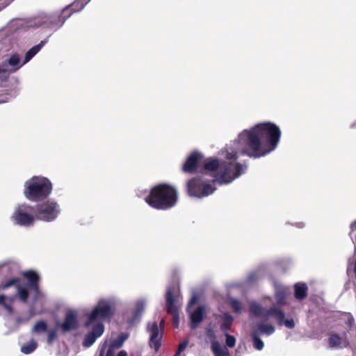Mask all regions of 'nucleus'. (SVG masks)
Here are the masks:
<instances>
[{
    "instance_id": "obj_45",
    "label": "nucleus",
    "mask_w": 356,
    "mask_h": 356,
    "mask_svg": "<svg viewBox=\"0 0 356 356\" xmlns=\"http://www.w3.org/2000/svg\"><path fill=\"white\" fill-rule=\"evenodd\" d=\"M86 326H88V325H89V322H86Z\"/></svg>"
},
{
    "instance_id": "obj_39",
    "label": "nucleus",
    "mask_w": 356,
    "mask_h": 356,
    "mask_svg": "<svg viewBox=\"0 0 356 356\" xmlns=\"http://www.w3.org/2000/svg\"><path fill=\"white\" fill-rule=\"evenodd\" d=\"M83 344L85 347H89V334H86Z\"/></svg>"
},
{
    "instance_id": "obj_44",
    "label": "nucleus",
    "mask_w": 356,
    "mask_h": 356,
    "mask_svg": "<svg viewBox=\"0 0 356 356\" xmlns=\"http://www.w3.org/2000/svg\"><path fill=\"white\" fill-rule=\"evenodd\" d=\"M103 351H104L103 350H101L100 355H99V356H102V355H103Z\"/></svg>"
},
{
    "instance_id": "obj_41",
    "label": "nucleus",
    "mask_w": 356,
    "mask_h": 356,
    "mask_svg": "<svg viewBox=\"0 0 356 356\" xmlns=\"http://www.w3.org/2000/svg\"><path fill=\"white\" fill-rule=\"evenodd\" d=\"M304 225L302 222H299L298 225V227L301 228V227H303Z\"/></svg>"
},
{
    "instance_id": "obj_10",
    "label": "nucleus",
    "mask_w": 356,
    "mask_h": 356,
    "mask_svg": "<svg viewBox=\"0 0 356 356\" xmlns=\"http://www.w3.org/2000/svg\"><path fill=\"white\" fill-rule=\"evenodd\" d=\"M188 193L190 196L202 198L212 194L216 188L207 181L203 176L193 178L188 181Z\"/></svg>"
},
{
    "instance_id": "obj_14",
    "label": "nucleus",
    "mask_w": 356,
    "mask_h": 356,
    "mask_svg": "<svg viewBox=\"0 0 356 356\" xmlns=\"http://www.w3.org/2000/svg\"><path fill=\"white\" fill-rule=\"evenodd\" d=\"M79 323L77 314L75 311L68 310L66 312L64 321L60 324V327L64 332H69L78 327Z\"/></svg>"
},
{
    "instance_id": "obj_33",
    "label": "nucleus",
    "mask_w": 356,
    "mask_h": 356,
    "mask_svg": "<svg viewBox=\"0 0 356 356\" xmlns=\"http://www.w3.org/2000/svg\"><path fill=\"white\" fill-rule=\"evenodd\" d=\"M225 343L227 347L228 348H234L236 345V339L234 336L230 335L229 334L225 332Z\"/></svg>"
},
{
    "instance_id": "obj_2",
    "label": "nucleus",
    "mask_w": 356,
    "mask_h": 356,
    "mask_svg": "<svg viewBox=\"0 0 356 356\" xmlns=\"http://www.w3.org/2000/svg\"><path fill=\"white\" fill-rule=\"evenodd\" d=\"M88 2L89 0H76L60 12L51 14L42 13L35 18L33 24L35 26L45 25L49 28L58 29L63 25L73 12L80 11Z\"/></svg>"
},
{
    "instance_id": "obj_28",
    "label": "nucleus",
    "mask_w": 356,
    "mask_h": 356,
    "mask_svg": "<svg viewBox=\"0 0 356 356\" xmlns=\"http://www.w3.org/2000/svg\"><path fill=\"white\" fill-rule=\"evenodd\" d=\"M221 319L222 321L220 325L221 330L227 331L230 329L234 321L233 317L230 314L225 313L222 315Z\"/></svg>"
},
{
    "instance_id": "obj_38",
    "label": "nucleus",
    "mask_w": 356,
    "mask_h": 356,
    "mask_svg": "<svg viewBox=\"0 0 356 356\" xmlns=\"http://www.w3.org/2000/svg\"><path fill=\"white\" fill-rule=\"evenodd\" d=\"M115 348L111 346H108V349L106 351V356H115Z\"/></svg>"
},
{
    "instance_id": "obj_4",
    "label": "nucleus",
    "mask_w": 356,
    "mask_h": 356,
    "mask_svg": "<svg viewBox=\"0 0 356 356\" xmlns=\"http://www.w3.org/2000/svg\"><path fill=\"white\" fill-rule=\"evenodd\" d=\"M177 201V191L173 187L166 184L155 186L145 197V202L149 206L163 210L174 207Z\"/></svg>"
},
{
    "instance_id": "obj_11",
    "label": "nucleus",
    "mask_w": 356,
    "mask_h": 356,
    "mask_svg": "<svg viewBox=\"0 0 356 356\" xmlns=\"http://www.w3.org/2000/svg\"><path fill=\"white\" fill-rule=\"evenodd\" d=\"M163 323L164 320L162 319L159 323V327L156 321H149L147 324V332L149 335V345L155 351H158L161 346Z\"/></svg>"
},
{
    "instance_id": "obj_19",
    "label": "nucleus",
    "mask_w": 356,
    "mask_h": 356,
    "mask_svg": "<svg viewBox=\"0 0 356 356\" xmlns=\"http://www.w3.org/2000/svg\"><path fill=\"white\" fill-rule=\"evenodd\" d=\"M9 65L11 68L9 70V72L14 73L17 72L24 65L20 64V56L17 53H15L10 55V56L3 63V66L6 67Z\"/></svg>"
},
{
    "instance_id": "obj_34",
    "label": "nucleus",
    "mask_w": 356,
    "mask_h": 356,
    "mask_svg": "<svg viewBox=\"0 0 356 356\" xmlns=\"http://www.w3.org/2000/svg\"><path fill=\"white\" fill-rule=\"evenodd\" d=\"M188 343V341H185L181 343L179 346L178 350L176 353L175 356L179 355L182 351H184L186 349V348L187 347Z\"/></svg>"
},
{
    "instance_id": "obj_1",
    "label": "nucleus",
    "mask_w": 356,
    "mask_h": 356,
    "mask_svg": "<svg viewBox=\"0 0 356 356\" xmlns=\"http://www.w3.org/2000/svg\"><path fill=\"white\" fill-rule=\"evenodd\" d=\"M281 131L270 122L258 123L241 131L238 138L227 145L222 154L225 161L220 164L218 159L208 158L203 161L204 169L216 170L213 182L227 184L232 182L247 170V165L236 162L238 154L258 159L274 151L280 142Z\"/></svg>"
},
{
    "instance_id": "obj_36",
    "label": "nucleus",
    "mask_w": 356,
    "mask_h": 356,
    "mask_svg": "<svg viewBox=\"0 0 356 356\" xmlns=\"http://www.w3.org/2000/svg\"><path fill=\"white\" fill-rule=\"evenodd\" d=\"M56 334L55 331L50 332L48 339H47L48 343H51L53 342V341L54 340V339L56 338Z\"/></svg>"
},
{
    "instance_id": "obj_32",
    "label": "nucleus",
    "mask_w": 356,
    "mask_h": 356,
    "mask_svg": "<svg viewBox=\"0 0 356 356\" xmlns=\"http://www.w3.org/2000/svg\"><path fill=\"white\" fill-rule=\"evenodd\" d=\"M47 329V323L43 321H40L37 322L35 325L33 326L32 331L35 333H42L44 332Z\"/></svg>"
},
{
    "instance_id": "obj_22",
    "label": "nucleus",
    "mask_w": 356,
    "mask_h": 356,
    "mask_svg": "<svg viewBox=\"0 0 356 356\" xmlns=\"http://www.w3.org/2000/svg\"><path fill=\"white\" fill-rule=\"evenodd\" d=\"M211 348L214 356H229L227 348L222 346L216 340L211 341Z\"/></svg>"
},
{
    "instance_id": "obj_29",
    "label": "nucleus",
    "mask_w": 356,
    "mask_h": 356,
    "mask_svg": "<svg viewBox=\"0 0 356 356\" xmlns=\"http://www.w3.org/2000/svg\"><path fill=\"white\" fill-rule=\"evenodd\" d=\"M37 346V342L34 339H31L27 343L21 347V351L24 354L28 355L33 353Z\"/></svg>"
},
{
    "instance_id": "obj_15",
    "label": "nucleus",
    "mask_w": 356,
    "mask_h": 356,
    "mask_svg": "<svg viewBox=\"0 0 356 356\" xmlns=\"http://www.w3.org/2000/svg\"><path fill=\"white\" fill-rule=\"evenodd\" d=\"M202 156L197 152L191 153L187 158L186 162L183 165V170L185 172H194L197 165L200 164L202 161Z\"/></svg>"
},
{
    "instance_id": "obj_21",
    "label": "nucleus",
    "mask_w": 356,
    "mask_h": 356,
    "mask_svg": "<svg viewBox=\"0 0 356 356\" xmlns=\"http://www.w3.org/2000/svg\"><path fill=\"white\" fill-rule=\"evenodd\" d=\"M254 330H257L258 334L270 336L275 332V327L272 324L260 322L256 325Z\"/></svg>"
},
{
    "instance_id": "obj_46",
    "label": "nucleus",
    "mask_w": 356,
    "mask_h": 356,
    "mask_svg": "<svg viewBox=\"0 0 356 356\" xmlns=\"http://www.w3.org/2000/svg\"><path fill=\"white\" fill-rule=\"evenodd\" d=\"M354 321V319L353 318H351V323H353Z\"/></svg>"
},
{
    "instance_id": "obj_23",
    "label": "nucleus",
    "mask_w": 356,
    "mask_h": 356,
    "mask_svg": "<svg viewBox=\"0 0 356 356\" xmlns=\"http://www.w3.org/2000/svg\"><path fill=\"white\" fill-rule=\"evenodd\" d=\"M47 42L46 40L41 41L38 44L33 46L25 54L24 60L22 65H25L30 61L33 57H34L42 48L44 44Z\"/></svg>"
},
{
    "instance_id": "obj_5",
    "label": "nucleus",
    "mask_w": 356,
    "mask_h": 356,
    "mask_svg": "<svg viewBox=\"0 0 356 356\" xmlns=\"http://www.w3.org/2000/svg\"><path fill=\"white\" fill-rule=\"evenodd\" d=\"M24 277L28 280L27 285L29 290L34 293L33 301L29 308V316L26 317H17L15 319V325L13 330H17L22 324L27 323L30 319L37 314V309H42L44 303V296L39 290V276L34 271H26L23 273Z\"/></svg>"
},
{
    "instance_id": "obj_27",
    "label": "nucleus",
    "mask_w": 356,
    "mask_h": 356,
    "mask_svg": "<svg viewBox=\"0 0 356 356\" xmlns=\"http://www.w3.org/2000/svg\"><path fill=\"white\" fill-rule=\"evenodd\" d=\"M307 287L305 284L298 283L295 285V296L297 299L302 300L307 296Z\"/></svg>"
},
{
    "instance_id": "obj_24",
    "label": "nucleus",
    "mask_w": 356,
    "mask_h": 356,
    "mask_svg": "<svg viewBox=\"0 0 356 356\" xmlns=\"http://www.w3.org/2000/svg\"><path fill=\"white\" fill-rule=\"evenodd\" d=\"M135 309L134 318L129 322V324L134 323V321L138 320L144 311L146 305V300L144 299H138L135 302Z\"/></svg>"
},
{
    "instance_id": "obj_35",
    "label": "nucleus",
    "mask_w": 356,
    "mask_h": 356,
    "mask_svg": "<svg viewBox=\"0 0 356 356\" xmlns=\"http://www.w3.org/2000/svg\"><path fill=\"white\" fill-rule=\"evenodd\" d=\"M257 279H258V273H252L248 277L247 281L248 283H251Z\"/></svg>"
},
{
    "instance_id": "obj_43",
    "label": "nucleus",
    "mask_w": 356,
    "mask_h": 356,
    "mask_svg": "<svg viewBox=\"0 0 356 356\" xmlns=\"http://www.w3.org/2000/svg\"><path fill=\"white\" fill-rule=\"evenodd\" d=\"M6 102H8V99H2V100H0V104L5 103Z\"/></svg>"
},
{
    "instance_id": "obj_8",
    "label": "nucleus",
    "mask_w": 356,
    "mask_h": 356,
    "mask_svg": "<svg viewBox=\"0 0 356 356\" xmlns=\"http://www.w3.org/2000/svg\"><path fill=\"white\" fill-rule=\"evenodd\" d=\"M118 303V299L115 297L100 299L90 312V325H92V318L109 322L115 314V305Z\"/></svg>"
},
{
    "instance_id": "obj_40",
    "label": "nucleus",
    "mask_w": 356,
    "mask_h": 356,
    "mask_svg": "<svg viewBox=\"0 0 356 356\" xmlns=\"http://www.w3.org/2000/svg\"><path fill=\"white\" fill-rule=\"evenodd\" d=\"M117 356H127V353L126 351L124 350H121L118 353V354L117 355Z\"/></svg>"
},
{
    "instance_id": "obj_3",
    "label": "nucleus",
    "mask_w": 356,
    "mask_h": 356,
    "mask_svg": "<svg viewBox=\"0 0 356 356\" xmlns=\"http://www.w3.org/2000/svg\"><path fill=\"white\" fill-rule=\"evenodd\" d=\"M13 287L15 291L13 294L0 293V308L5 310L8 314L14 312L13 303L16 299H19L22 303H26L29 298V287L27 282L24 284L18 278H12L0 284V290H6Z\"/></svg>"
},
{
    "instance_id": "obj_7",
    "label": "nucleus",
    "mask_w": 356,
    "mask_h": 356,
    "mask_svg": "<svg viewBox=\"0 0 356 356\" xmlns=\"http://www.w3.org/2000/svg\"><path fill=\"white\" fill-rule=\"evenodd\" d=\"M36 220L35 209L26 203L16 205L10 216V220L14 225L24 227L33 226Z\"/></svg>"
},
{
    "instance_id": "obj_6",
    "label": "nucleus",
    "mask_w": 356,
    "mask_h": 356,
    "mask_svg": "<svg viewBox=\"0 0 356 356\" xmlns=\"http://www.w3.org/2000/svg\"><path fill=\"white\" fill-rule=\"evenodd\" d=\"M51 181L42 176H33L24 182V195L31 202H40L52 192Z\"/></svg>"
},
{
    "instance_id": "obj_26",
    "label": "nucleus",
    "mask_w": 356,
    "mask_h": 356,
    "mask_svg": "<svg viewBox=\"0 0 356 356\" xmlns=\"http://www.w3.org/2000/svg\"><path fill=\"white\" fill-rule=\"evenodd\" d=\"M129 334L127 333H121L119 334L116 339L111 341L109 346L113 347V348L118 349L122 346L124 341L128 339Z\"/></svg>"
},
{
    "instance_id": "obj_37",
    "label": "nucleus",
    "mask_w": 356,
    "mask_h": 356,
    "mask_svg": "<svg viewBox=\"0 0 356 356\" xmlns=\"http://www.w3.org/2000/svg\"><path fill=\"white\" fill-rule=\"evenodd\" d=\"M197 297L196 296H193L191 298V300H190V302H189V303H188V308H187V309H188L191 307H192L193 305H194L197 302Z\"/></svg>"
},
{
    "instance_id": "obj_31",
    "label": "nucleus",
    "mask_w": 356,
    "mask_h": 356,
    "mask_svg": "<svg viewBox=\"0 0 356 356\" xmlns=\"http://www.w3.org/2000/svg\"><path fill=\"white\" fill-rule=\"evenodd\" d=\"M251 335L254 348H256L258 350H262L264 348V343L263 341L259 338L257 331L252 330Z\"/></svg>"
},
{
    "instance_id": "obj_17",
    "label": "nucleus",
    "mask_w": 356,
    "mask_h": 356,
    "mask_svg": "<svg viewBox=\"0 0 356 356\" xmlns=\"http://www.w3.org/2000/svg\"><path fill=\"white\" fill-rule=\"evenodd\" d=\"M104 332V325L103 321L92 318V325H90V345H92L97 338L102 335Z\"/></svg>"
},
{
    "instance_id": "obj_12",
    "label": "nucleus",
    "mask_w": 356,
    "mask_h": 356,
    "mask_svg": "<svg viewBox=\"0 0 356 356\" xmlns=\"http://www.w3.org/2000/svg\"><path fill=\"white\" fill-rule=\"evenodd\" d=\"M265 318L275 317L280 325H284L286 327L292 329L295 327V323L293 319L284 320V312L277 307H270L264 315Z\"/></svg>"
},
{
    "instance_id": "obj_30",
    "label": "nucleus",
    "mask_w": 356,
    "mask_h": 356,
    "mask_svg": "<svg viewBox=\"0 0 356 356\" xmlns=\"http://www.w3.org/2000/svg\"><path fill=\"white\" fill-rule=\"evenodd\" d=\"M229 302L230 307L235 313L240 314L243 312V307L242 302L237 298H230Z\"/></svg>"
},
{
    "instance_id": "obj_25",
    "label": "nucleus",
    "mask_w": 356,
    "mask_h": 356,
    "mask_svg": "<svg viewBox=\"0 0 356 356\" xmlns=\"http://www.w3.org/2000/svg\"><path fill=\"white\" fill-rule=\"evenodd\" d=\"M267 311H264L263 307L255 301H252L250 304V313L254 316H262L265 318L264 315Z\"/></svg>"
},
{
    "instance_id": "obj_18",
    "label": "nucleus",
    "mask_w": 356,
    "mask_h": 356,
    "mask_svg": "<svg viewBox=\"0 0 356 356\" xmlns=\"http://www.w3.org/2000/svg\"><path fill=\"white\" fill-rule=\"evenodd\" d=\"M275 297L277 305H284L286 304L287 296L289 294L288 287L282 286L280 284L275 283Z\"/></svg>"
},
{
    "instance_id": "obj_13",
    "label": "nucleus",
    "mask_w": 356,
    "mask_h": 356,
    "mask_svg": "<svg viewBox=\"0 0 356 356\" xmlns=\"http://www.w3.org/2000/svg\"><path fill=\"white\" fill-rule=\"evenodd\" d=\"M175 289L173 286H169L166 291V303L167 310L168 313L172 314V323L175 327H179V314L178 308L175 304V298L174 297Z\"/></svg>"
},
{
    "instance_id": "obj_9",
    "label": "nucleus",
    "mask_w": 356,
    "mask_h": 356,
    "mask_svg": "<svg viewBox=\"0 0 356 356\" xmlns=\"http://www.w3.org/2000/svg\"><path fill=\"white\" fill-rule=\"evenodd\" d=\"M61 212L59 204L53 199H49L38 204L35 208L37 220L44 222L55 220Z\"/></svg>"
},
{
    "instance_id": "obj_42",
    "label": "nucleus",
    "mask_w": 356,
    "mask_h": 356,
    "mask_svg": "<svg viewBox=\"0 0 356 356\" xmlns=\"http://www.w3.org/2000/svg\"><path fill=\"white\" fill-rule=\"evenodd\" d=\"M2 73H5V70H3V68L0 67V75H1Z\"/></svg>"
},
{
    "instance_id": "obj_20",
    "label": "nucleus",
    "mask_w": 356,
    "mask_h": 356,
    "mask_svg": "<svg viewBox=\"0 0 356 356\" xmlns=\"http://www.w3.org/2000/svg\"><path fill=\"white\" fill-rule=\"evenodd\" d=\"M329 346L332 348H342L348 347L349 343L346 340H343L339 334H331L328 339Z\"/></svg>"
},
{
    "instance_id": "obj_16",
    "label": "nucleus",
    "mask_w": 356,
    "mask_h": 356,
    "mask_svg": "<svg viewBox=\"0 0 356 356\" xmlns=\"http://www.w3.org/2000/svg\"><path fill=\"white\" fill-rule=\"evenodd\" d=\"M206 313V307L204 306H200L190 314V326L192 330L196 329L200 325Z\"/></svg>"
}]
</instances>
